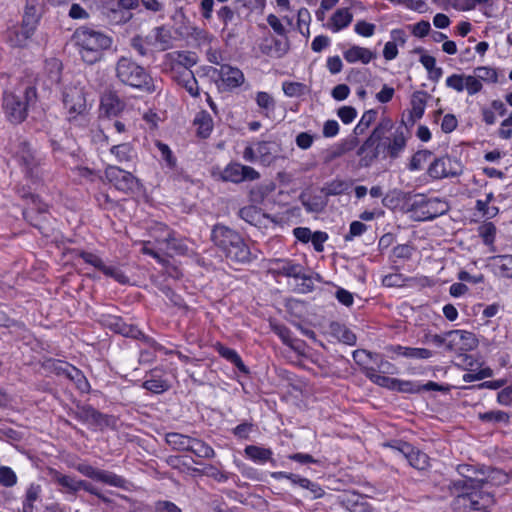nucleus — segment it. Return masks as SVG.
Here are the masks:
<instances>
[{
    "label": "nucleus",
    "instance_id": "052dcab7",
    "mask_svg": "<svg viewBox=\"0 0 512 512\" xmlns=\"http://www.w3.org/2000/svg\"><path fill=\"white\" fill-rule=\"evenodd\" d=\"M156 146L161 154V158L166 162V165L169 168H174L176 166V158L173 156L169 146L162 142H157Z\"/></svg>",
    "mask_w": 512,
    "mask_h": 512
},
{
    "label": "nucleus",
    "instance_id": "c9c22d12",
    "mask_svg": "<svg viewBox=\"0 0 512 512\" xmlns=\"http://www.w3.org/2000/svg\"><path fill=\"white\" fill-rule=\"evenodd\" d=\"M218 353L225 358L226 360L230 361L232 364H234L242 373L248 374L249 370L242 361L239 354L231 348L225 347L223 345H219L217 347Z\"/></svg>",
    "mask_w": 512,
    "mask_h": 512
},
{
    "label": "nucleus",
    "instance_id": "c85d7f7f",
    "mask_svg": "<svg viewBox=\"0 0 512 512\" xmlns=\"http://www.w3.org/2000/svg\"><path fill=\"white\" fill-rule=\"evenodd\" d=\"M110 153L119 163L132 162L136 154L129 143L114 145L110 148Z\"/></svg>",
    "mask_w": 512,
    "mask_h": 512
},
{
    "label": "nucleus",
    "instance_id": "0eeeda50",
    "mask_svg": "<svg viewBox=\"0 0 512 512\" xmlns=\"http://www.w3.org/2000/svg\"><path fill=\"white\" fill-rule=\"evenodd\" d=\"M63 65L57 58H49L44 62L43 69L35 79V91L39 89L44 95H49L58 87L62 78Z\"/></svg>",
    "mask_w": 512,
    "mask_h": 512
},
{
    "label": "nucleus",
    "instance_id": "c756f323",
    "mask_svg": "<svg viewBox=\"0 0 512 512\" xmlns=\"http://www.w3.org/2000/svg\"><path fill=\"white\" fill-rule=\"evenodd\" d=\"M239 216L241 219L253 226H260L265 219L264 213H262L258 207L253 205L241 208L239 211Z\"/></svg>",
    "mask_w": 512,
    "mask_h": 512
},
{
    "label": "nucleus",
    "instance_id": "0e129e2a",
    "mask_svg": "<svg viewBox=\"0 0 512 512\" xmlns=\"http://www.w3.org/2000/svg\"><path fill=\"white\" fill-rule=\"evenodd\" d=\"M465 77L464 74H452L446 79V86L457 92H462L464 91Z\"/></svg>",
    "mask_w": 512,
    "mask_h": 512
},
{
    "label": "nucleus",
    "instance_id": "e2e57ef3",
    "mask_svg": "<svg viewBox=\"0 0 512 512\" xmlns=\"http://www.w3.org/2000/svg\"><path fill=\"white\" fill-rule=\"evenodd\" d=\"M482 83L474 75H466L464 90L466 89L469 95H475L482 90Z\"/></svg>",
    "mask_w": 512,
    "mask_h": 512
},
{
    "label": "nucleus",
    "instance_id": "f257e3e1",
    "mask_svg": "<svg viewBox=\"0 0 512 512\" xmlns=\"http://www.w3.org/2000/svg\"><path fill=\"white\" fill-rule=\"evenodd\" d=\"M489 481L471 480L467 484L450 482L448 490L454 497L452 508L458 512L468 510L487 512L495 503L494 496L489 491Z\"/></svg>",
    "mask_w": 512,
    "mask_h": 512
},
{
    "label": "nucleus",
    "instance_id": "69168bd1",
    "mask_svg": "<svg viewBox=\"0 0 512 512\" xmlns=\"http://www.w3.org/2000/svg\"><path fill=\"white\" fill-rule=\"evenodd\" d=\"M367 230V226L360 221H353L350 224L349 232L344 236V240L349 242L355 237L361 236Z\"/></svg>",
    "mask_w": 512,
    "mask_h": 512
},
{
    "label": "nucleus",
    "instance_id": "6ab92c4d",
    "mask_svg": "<svg viewBox=\"0 0 512 512\" xmlns=\"http://www.w3.org/2000/svg\"><path fill=\"white\" fill-rule=\"evenodd\" d=\"M42 4L39 0H27L22 25L26 27L27 33H34L40 19Z\"/></svg>",
    "mask_w": 512,
    "mask_h": 512
},
{
    "label": "nucleus",
    "instance_id": "6e6552de",
    "mask_svg": "<svg viewBox=\"0 0 512 512\" xmlns=\"http://www.w3.org/2000/svg\"><path fill=\"white\" fill-rule=\"evenodd\" d=\"M390 127L387 121H379L373 129L370 136L362 143L357 150V155L360 157L359 165L361 167H369L372 163L382 154L379 146V139L383 132Z\"/></svg>",
    "mask_w": 512,
    "mask_h": 512
},
{
    "label": "nucleus",
    "instance_id": "5fc2aeb1",
    "mask_svg": "<svg viewBox=\"0 0 512 512\" xmlns=\"http://www.w3.org/2000/svg\"><path fill=\"white\" fill-rule=\"evenodd\" d=\"M55 481L57 484L61 485L62 487L66 488L69 492L75 493L80 490V480H76L75 478L68 476V475H62L57 473L55 475Z\"/></svg>",
    "mask_w": 512,
    "mask_h": 512
},
{
    "label": "nucleus",
    "instance_id": "1a4fd4ad",
    "mask_svg": "<svg viewBox=\"0 0 512 512\" xmlns=\"http://www.w3.org/2000/svg\"><path fill=\"white\" fill-rule=\"evenodd\" d=\"M11 152L26 174L32 175L42 160L39 152L24 138H18L12 144Z\"/></svg>",
    "mask_w": 512,
    "mask_h": 512
},
{
    "label": "nucleus",
    "instance_id": "ddd939ff",
    "mask_svg": "<svg viewBox=\"0 0 512 512\" xmlns=\"http://www.w3.org/2000/svg\"><path fill=\"white\" fill-rule=\"evenodd\" d=\"M260 173L253 167L238 162L229 163L221 173V179L225 182L239 184L246 181L260 179Z\"/></svg>",
    "mask_w": 512,
    "mask_h": 512
},
{
    "label": "nucleus",
    "instance_id": "20e7f679",
    "mask_svg": "<svg viewBox=\"0 0 512 512\" xmlns=\"http://www.w3.org/2000/svg\"><path fill=\"white\" fill-rule=\"evenodd\" d=\"M117 79L145 93H153L157 86L150 74L129 57H120L115 64Z\"/></svg>",
    "mask_w": 512,
    "mask_h": 512
},
{
    "label": "nucleus",
    "instance_id": "09e8293b",
    "mask_svg": "<svg viewBox=\"0 0 512 512\" xmlns=\"http://www.w3.org/2000/svg\"><path fill=\"white\" fill-rule=\"evenodd\" d=\"M152 31L157 43V50L164 51L168 49L171 45L170 32L163 26L155 27Z\"/></svg>",
    "mask_w": 512,
    "mask_h": 512
},
{
    "label": "nucleus",
    "instance_id": "4c0bfd02",
    "mask_svg": "<svg viewBox=\"0 0 512 512\" xmlns=\"http://www.w3.org/2000/svg\"><path fill=\"white\" fill-rule=\"evenodd\" d=\"M427 93L423 91L415 92L411 98V116L414 119H420L425 111Z\"/></svg>",
    "mask_w": 512,
    "mask_h": 512
},
{
    "label": "nucleus",
    "instance_id": "72a5a7b5",
    "mask_svg": "<svg viewBox=\"0 0 512 512\" xmlns=\"http://www.w3.org/2000/svg\"><path fill=\"white\" fill-rule=\"evenodd\" d=\"M364 375L373 383L393 390L396 383V378L387 377L378 373L377 369L373 367H365Z\"/></svg>",
    "mask_w": 512,
    "mask_h": 512
},
{
    "label": "nucleus",
    "instance_id": "4468645a",
    "mask_svg": "<svg viewBox=\"0 0 512 512\" xmlns=\"http://www.w3.org/2000/svg\"><path fill=\"white\" fill-rule=\"evenodd\" d=\"M63 103L71 118L83 114L87 108L83 87L79 85L66 86L63 91Z\"/></svg>",
    "mask_w": 512,
    "mask_h": 512
},
{
    "label": "nucleus",
    "instance_id": "a878e982",
    "mask_svg": "<svg viewBox=\"0 0 512 512\" xmlns=\"http://www.w3.org/2000/svg\"><path fill=\"white\" fill-rule=\"evenodd\" d=\"M343 57L348 63L351 64L356 62L368 64L376 57V54L368 48L353 45L344 51Z\"/></svg>",
    "mask_w": 512,
    "mask_h": 512
},
{
    "label": "nucleus",
    "instance_id": "f704fd0d",
    "mask_svg": "<svg viewBox=\"0 0 512 512\" xmlns=\"http://www.w3.org/2000/svg\"><path fill=\"white\" fill-rule=\"evenodd\" d=\"M359 144L357 136H349L343 140H341L338 144H336L331 150V158H338L343 156L344 154L354 150Z\"/></svg>",
    "mask_w": 512,
    "mask_h": 512
},
{
    "label": "nucleus",
    "instance_id": "9d476101",
    "mask_svg": "<svg viewBox=\"0 0 512 512\" xmlns=\"http://www.w3.org/2000/svg\"><path fill=\"white\" fill-rule=\"evenodd\" d=\"M448 208L447 202L439 198L426 199L423 196L416 199L412 204V211L417 219L422 221L433 220L446 213Z\"/></svg>",
    "mask_w": 512,
    "mask_h": 512
},
{
    "label": "nucleus",
    "instance_id": "423d86ee",
    "mask_svg": "<svg viewBox=\"0 0 512 512\" xmlns=\"http://www.w3.org/2000/svg\"><path fill=\"white\" fill-rule=\"evenodd\" d=\"M36 98L35 87H26L23 98L14 93H5L3 107L10 121L22 122L26 118L28 106L35 103Z\"/></svg>",
    "mask_w": 512,
    "mask_h": 512
},
{
    "label": "nucleus",
    "instance_id": "e433bc0d",
    "mask_svg": "<svg viewBox=\"0 0 512 512\" xmlns=\"http://www.w3.org/2000/svg\"><path fill=\"white\" fill-rule=\"evenodd\" d=\"M244 452L248 458L258 463L270 461L272 457V451L270 449L255 445L247 446Z\"/></svg>",
    "mask_w": 512,
    "mask_h": 512
},
{
    "label": "nucleus",
    "instance_id": "f3484780",
    "mask_svg": "<svg viewBox=\"0 0 512 512\" xmlns=\"http://www.w3.org/2000/svg\"><path fill=\"white\" fill-rule=\"evenodd\" d=\"M478 340L474 333L466 330L448 331L447 350L453 352H467L475 349Z\"/></svg>",
    "mask_w": 512,
    "mask_h": 512
},
{
    "label": "nucleus",
    "instance_id": "a18cd8bd",
    "mask_svg": "<svg viewBox=\"0 0 512 512\" xmlns=\"http://www.w3.org/2000/svg\"><path fill=\"white\" fill-rule=\"evenodd\" d=\"M143 387L148 391L159 394L167 391L170 385L167 380L159 376L152 375L151 378L147 379L143 383Z\"/></svg>",
    "mask_w": 512,
    "mask_h": 512
},
{
    "label": "nucleus",
    "instance_id": "bf43d9fd",
    "mask_svg": "<svg viewBox=\"0 0 512 512\" xmlns=\"http://www.w3.org/2000/svg\"><path fill=\"white\" fill-rule=\"evenodd\" d=\"M353 359L358 365L362 366V370L364 371L365 367H369L368 362L370 360L376 362L378 355H373L371 352L366 350H356L353 352Z\"/></svg>",
    "mask_w": 512,
    "mask_h": 512
},
{
    "label": "nucleus",
    "instance_id": "4d7b16f0",
    "mask_svg": "<svg viewBox=\"0 0 512 512\" xmlns=\"http://www.w3.org/2000/svg\"><path fill=\"white\" fill-rule=\"evenodd\" d=\"M474 76L479 79V81H486V82H496L498 79L497 73L493 68L490 67H477L474 70Z\"/></svg>",
    "mask_w": 512,
    "mask_h": 512
},
{
    "label": "nucleus",
    "instance_id": "2eb2a0df",
    "mask_svg": "<svg viewBox=\"0 0 512 512\" xmlns=\"http://www.w3.org/2000/svg\"><path fill=\"white\" fill-rule=\"evenodd\" d=\"M427 172L431 178L436 180L456 177L462 173V165L457 159L444 156L434 160Z\"/></svg>",
    "mask_w": 512,
    "mask_h": 512
},
{
    "label": "nucleus",
    "instance_id": "39448f33",
    "mask_svg": "<svg viewBox=\"0 0 512 512\" xmlns=\"http://www.w3.org/2000/svg\"><path fill=\"white\" fill-rule=\"evenodd\" d=\"M380 121H387L390 127L385 130L379 139V146L382 154L391 159L398 158L405 150L409 132L407 127L402 123L399 126H394L390 118H382Z\"/></svg>",
    "mask_w": 512,
    "mask_h": 512
},
{
    "label": "nucleus",
    "instance_id": "8fccbe9b",
    "mask_svg": "<svg viewBox=\"0 0 512 512\" xmlns=\"http://www.w3.org/2000/svg\"><path fill=\"white\" fill-rule=\"evenodd\" d=\"M349 188V184L341 179H335L327 183L323 188L322 192L326 196H336L345 193Z\"/></svg>",
    "mask_w": 512,
    "mask_h": 512
},
{
    "label": "nucleus",
    "instance_id": "412c9836",
    "mask_svg": "<svg viewBox=\"0 0 512 512\" xmlns=\"http://www.w3.org/2000/svg\"><path fill=\"white\" fill-rule=\"evenodd\" d=\"M108 326L111 329H113L116 333H119L125 337L143 339L146 342L149 341V338L145 336L136 326L125 323L119 317H111L108 320Z\"/></svg>",
    "mask_w": 512,
    "mask_h": 512
},
{
    "label": "nucleus",
    "instance_id": "f8f14e48",
    "mask_svg": "<svg viewBox=\"0 0 512 512\" xmlns=\"http://www.w3.org/2000/svg\"><path fill=\"white\" fill-rule=\"evenodd\" d=\"M105 177L117 190L126 194L134 193L140 188L138 179L132 173L114 165L107 166Z\"/></svg>",
    "mask_w": 512,
    "mask_h": 512
},
{
    "label": "nucleus",
    "instance_id": "aec40b11",
    "mask_svg": "<svg viewBox=\"0 0 512 512\" xmlns=\"http://www.w3.org/2000/svg\"><path fill=\"white\" fill-rule=\"evenodd\" d=\"M290 45L287 38H266L260 45V49L263 54L273 57L281 58L289 51Z\"/></svg>",
    "mask_w": 512,
    "mask_h": 512
},
{
    "label": "nucleus",
    "instance_id": "c03bdc74",
    "mask_svg": "<svg viewBox=\"0 0 512 512\" xmlns=\"http://www.w3.org/2000/svg\"><path fill=\"white\" fill-rule=\"evenodd\" d=\"M496 232V226L492 222H485L478 227V234L487 246H493ZM492 250H494V247H492Z\"/></svg>",
    "mask_w": 512,
    "mask_h": 512
},
{
    "label": "nucleus",
    "instance_id": "864d4df0",
    "mask_svg": "<svg viewBox=\"0 0 512 512\" xmlns=\"http://www.w3.org/2000/svg\"><path fill=\"white\" fill-rule=\"evenodd\" d=\"M282 90L288 97H301L306 92V85L300 82L285 81L282 83Z\"/></svg>",
    "mask_w": 512,
    "mask_h": 512
},
{
    "label": "nucleus",
    "instance_id": "7ed1b4c3",
    "mask_svg": "<svg viewBox=\"0 0 512 512\" xmlns=\"http://www.w3.org/2000/svg\"><path fill=\"white\" fill-rule=\"evenodd\" d=\"M211 240L231 261L247 263L256 258L241 235L227 226L215 225L211 232Z\"/></svg>",
    "mask_w": 512,
    "mask_h": 512
},
{
    "label": "nucleus",
    "instance_id": "bb28decb",
    "mask_svg": "<svg viewBox=\"0 0 512 512\" xmlns=\"http://www.w3.org/2000/svg\"><path fill=\"white\" fill-rule=\"evenodd\" d=\"M272 270L278 275L298 279V277H302L304 268L300 264H296L290 260L277 259L273 262Z\"/></svg>",
    "mask_w": 512,
    "mask_h": 512
},
{
    "label": "nucleus",
    "instance_id": "5701e85b",
    "mask_svg": "<svg viewBox=\"0 0 512 512\" xmlns=\"http://www.w3.org/2000/svg\"><path fill=\"white\" fill-rule=\"evenodd\" d=\"M391 41L386 42L383 49V57L387 61L395 59L398 55V45L404 46L407 35L402 29H393L390 32Z\"/></svg>",
    "mask_w": 512,
    "mask_h": 512
},
{
    "label": "nucleus",
    "instance_id": "cd10ccee",
    "mask_svg": "<svg viewBox=\"0 0 512 512\" xmlns=\"http://www.w3.org/2000/svg\"><path fill=\"white\" fill-rule=\"evenodd\" d=\"M353 15L347 8L338 9L330 18V22L328 23V28L337 33L340 30L348 27L352 22Z\"/></svg>",
    "mask_w": 512,
    "mask_h": 512
},
{
    "label": "nucleus",
    "instance_id": "393cba45",
    "mask_svg": "<svg viewBox=\"0 0 512 512\" xmlns=\"http://www.w3.org/2000/svg\"><path fill=\"white\" fill-rule=\"evenodd\" d=\"M171 60V71L190 69L197 63V56L190 51H175L168 54Z\"/></svg>",
    "mask_w": 512,
    "mask_h": 512
},
{
    "label": "nucleus",
    "instance_id": "49530a36",
    "mask_svg": "<svg viewBox=\"0 0 512 512\" xmlns=\"http://www.w3.org/2000/svg\"><path fill=\"white\" fill-rule=\"evenodd\" d=\"M301 202L305 210L310 213H319L323 211L327 205V201L320 196H313L309 198L301 196Z\"/></svg>",
    "mask_w": 512,
    "mask_h": 512
},
{
    "label": "nucleus",
    "instance_id": "13d9d810",
    "mask_svg": "<svg viewBox=\"0 0 512 512\" xmlns=\"http://www.w3.org/2000/svg\"><path fill=\"white\" fill-rule=\"evenodd\" d=\"M17 483L15 472L8 466L0 467V484L4 487H13Z\"/></svg>",
    "mask_w": 512,
    "mask_h": 512
},
{
    "label": "nucleus",
    "instance_id": "774afa93",
    "mask_svg": "<svg viewBox=\"0 0 512 512\" xmlns=\"http://www.w3.org/2000/svg\"><path fill=\"white\" fill-rule=\"evenodd\" d=\"M476 209L484 216V217H487V218H493L495 217L498 212H499V209L498 207L496 206H489V203H486L485 200H482V199H478L476 201Z\"/></svg>",
    "mask_w": 512,
    "mask_h": 512
},
{
    "label": "nucleus",
    "instance_id": "58836bf2",
    "mask_svg": "<svg viewBox=\"0 0 512 512\" xmlns=\"http://www.w3.org/2000/svg\"><path fill=\"white\" fill-rule=\"evenodd\" d=\"M194 124L197 125L198 134L204 138L209 136L213 129V120L205 111H201L197 114Z\"/></svg>",
    "mask_w": 512,
    "mask_h": 512
},
{
    "label": "nucleus",
    "instance_id": "a19ab883",
    "mask_svg": "<svg viewBox=\"0 0 512 512\" xmlns=\"http://www.w3.org/2000/svg\"><path fill=\"white\" fill-rule=\"evenodd\" d=\"M32 35L33 33L26 34V27L21 25L20 28H13L8 32L7 40L13 47H22Z\"/></svg>",
    "mask_w": 512,
    "mask_h": 512
},
{
    "label": "nucleus",
    "instance_id": "2f4dec72",
    "mask_svg": "<svg viewBox=\"0 0 512 512\" xmlns=\"http://www.w3.org/2000/svg\"><path fill=\"white\" fill-rule=\"evenodd\" d=\"M255 101L263 115L269 116L271 113L275 111L276 101L274 97L268 92H257L255 95Z\"/></svg>",
    "mask_w": 512,
    "mask_h": 512
},
{
    "label": "nucleus",
    "instance_id": "f03ea898",
    "mask_svg": "<svg viewBox=\"0 0 512 512\" xmlns=\"http://www.w3.org/2000/svg\"><path fill=\"white\" fill-rule=\"evenodd\" d=\"M73 41L82 60L94 64L102 59L103 52L112 44L111 36L89 27H80L73 34Z\"/></svg>",
    "mask_w": 512,
    "mask_h": 512
},
{
    "label": "nucleus",
    "instance_id": "473e14b6",
    "mask_svg": "<svg viewBox=\"0 0 512 512\" xmlns=\"http://www.w3.org/2000/svg\"><path fill=\"white\" fill-rule=\"evenodd\" d=\"M193 438L176 432L166 434V442L175 450L189 451Z\"/></svg>",
    "mask_w": 512,
    "mask_h": 512
},
{
    "label": "nucleus",
    "instance_id": "79ce46f5",
    "mask_svg": "<svg viewBox=\"0 0 512 512\" xmlns=\"http://www.w3.org/2000/svg\"><path fill=\"white\" fill-rule=\"evenodd\" d=\"M98 481L122 489H126L128 484V481L123 477L106 470H101Z\"/></svg>",
    "mask_w": 512,
    "mask_h": 512
},
{
    "label": "nucleus",
    "instance_id": "3c124183",
    "mask_svg": "<svg viewBox=\"0 0 512 512\" xmlns=\"http://www.w3.org/2000/svg\"><path fill=\"white\" fill-rule=\"evenodd\" d=\"M377 111L376 110H368L363 113L360 121L355 126L353 133L358 136L362 135L369 127L370 125L376 120Z\"/></svg>",
    "mask_w": 512,
    "mask_h": 512
},
{
    "label": "nucleus",
    "instance_id": "37998d69",
    "mask_svg": "<svg viewBox=\"0 0 512 512\" xmlns=\"http://www.w3.org/2000/svg\"><path fill=\"white\" fill-rule=\"evenodd\" d=\"M257 160L263 165H269L273 160L272 144L267 141H259L255 143Z\"/></svg>",
    "mask_w": 512,
    "mask_h": 512
},
{
    "label": "nucleus",
    "instance_id": "6e6d98bb",
    "mask_svg": "<svg viewBox=\"0 0 512 512\" xmlns=\"http://www.w3.org/2000/svg\"><path fill=\"white\" fill-rule=\"evenodd\" d=\"M131 47L142 57L153 56V53L147 43H145L143 36H134L131 39Z\"/></svg>",
    "mask_w": 512,
    "mask_h": 512
},
{
    "label": "nucleus",
    "instance_id": "dca6fc26",
    "mask_svg": "<svg viewBox=\"0 0 512 512\" xmlns=\"http://www.w3.org/2000/svg\"><path fill=\"white\" fill-rule=\"evenodd\" d=\"M213 73L218 75L217 86L223 91H232L240 87L245 81L243 72L229 64L220 65L219 68L213 70Z\"/></svg>",
    "mask_w": 512,
    "mask_h": 512
},
{
    "label": "nucleus",
    "instance_id": "a211bd4d",
    "mask_svg": "<svg viewBox=\"0 0 512 512\" xmlns=\"http://www.w3.org/2000/svg\"><path fill=\"white\" fill-rule=\"evenodd\" d=\"M389 446L402 454L409 464L418 470H425L429 466V457L422 451L415 449L411 444L403 441H395Z\"/></svg>",
    "mask_w": 512,
    "mask_h": 512
},
{
    "label": "nucleus",
    "instance_id": "603ef678",
    "mask_svg": "<svg viewBox=\"0 0 512 512\" xmlns=\"http://www.w3.org/2000/svg\"><path fill=\"white\" fill-rule=\"evenodd\" d=\"M492 259L503 276L512 278V255H498Z\"/></svg>",
    "mask_w": 512,
    "mask_h": 512
},
{
    "label": "nucleus",
    "instance_id": "7c9ffc66",
    "mask_svg": "<svg viewBox=\"0 0 512 512\" xmlns=\"http://www.w3.org/2000/svg\"><path fill=\"white\" fill-rule=\"evenodd\" d=\"M41 497V487L40 485L31 484L25 493V497L22 503V511L21 512H34L35 503L40 500Z\"/></svg>",
    "mask_w": 512,
    "mask_h": 512
},
{
    "label": "nucleus",
    "instance_id": "4be33fe9",
    "mask_svg": "<svg viewBox=\"0 0 512 512\" xmlns=\"http://www.w3.org/2000/svg\"><path fill=\"white\" fill-rule=\"evenodd\" d=\"M74 417L81 422L95 426L106 423V417L90 405L77 406Z\"/></svg>",
    "mask_w": 512,
    "mask_h": 512
},
{
    "label": "nucleus",
    "instance_id": "b1692460",
    "mask_svg": "<svg viewBox=\"0 0 512 512\" xmlns=\"http://www.w3.org/2000/svg\"><path fill=\"white\" fill-rule=\"evenodd\" d=\"M172 74L178 84L183 86L192 97L199 95L198 82L191 69L182 68V71L178 69L177 71H172Z\"/></svg>",
    "mask_w": 512,
    "mask_h": 512
},
{
    "label": "nucleus",
    "instance_id": "338daca9",
    "mask_svg": "<svg viewBox=\"0 0 512 512\" xmlns=\"http://www.w3.org/2000/svg\"><path fill=\"white\" fill-rule=\"evenodd\" d=\"M376 26L372 23L366 22L364 20L358 21L355 26V32L363 37H371L375 33Z\"/></svg>",
    "mask_w": 512,
    "mask_h": 512
},
{
    "label": "nucleus",
    "instance_id": "de8ad7c7",
    "mask_svg": "<svg viewBox=\"0 0 512 512\" xmlns=\"http://www.w3.org/2000/svg\"><path fill=\"white\" fill-rule=\"evenodd\" d=\"M189 451L201 458H212L215 455L211 446L196 438H193Z\"/></svg>",
    "mask_w": 512,
    "mask_h": 512
},
{
    "label": "nucleus",
    "instance_id": "680f3d73",
    "mask_svg": "<svg viewBox=\"0 0 512 512\" xmlns=\"http://www.w3.org/2000/svg\"><path fill=\"white\" fill-rule=\"evenodd\" d=\"M431 156V152L424 150L418 151L413 155L409 163V169L412 171L420 170L423 162H425Z\"/></svg>",
    "mask_w": 512,
    "mask_h": 512
},
{
    "label": "nucleus",
    "instance_id": "ea45409f",
    "mask_svg": "<svg viewBox=\"0 0 512 512\" xmlns=\"http://www.w3.org/2000/svg\"><path fill=\"white\" fill-rule=\"evenodd\" d=\"M138 0H117V9L112 8L113 14L121 13V18L118 22H127L131 19L132 14L129 12L138 7Z\"/></svg>",
    "mask_w": 512,
    "mask_h": 512
},
{
    "label": "nucleus",
    "instance_id": "9b49d317",
    "mask_svg": "<svg viewBox=\"0 0 512 512\" xmlns=\"http://www.w3.org/2000/svg\"><path fill=\"white\" fill-rule=\"evenodd\" d=\"M151 235L158 246L159 251L166 255L182 253L184 246L175 238V234L165 224L159 223L151 230Z\"/></svg>",
    "mask_w": 512,
    "mask_h": 512
}]
</instances>
